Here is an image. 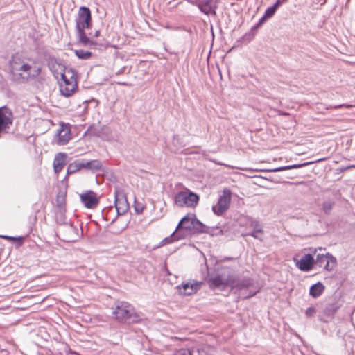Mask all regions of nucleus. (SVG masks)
I'll return each instance as SVG.
<instances>
[{
  "label": "nucleus",
  "mask_w": 355,
  "mask_h": 355,
  "mask_svg": "<svg viewBox=\"0 0 355 355\" xmlns=\"http://www.w3.org/2000/svg\"><path fill=\"white\" fill-rule=\"evenodd\" d=\"M92 13L88 7L81 6L76 19V31L77 42L79 44L96 49L98 43L87 36L85 29L92 28Z\"/></svg>",
  "instance_id": "1"
},
{
  "label": "nucleus",
  "mask_w": 355,
  "mask_h": 355,
  "mask_svg": "<svg viewBox=\"0 0 355 355\" xmlns=\"http://www.w3.org/2000/svg\"><path fill=\"white\" fill-rule=\"evenodd\" d=\"M114 317L119 321L127 323H137L141 320L140 315L134 307L125 302H119L112 312Z\"/></svg>",
  "instance_id": "2"
},
{
  "label": "nucleus",
  "mask_w": 355,
  "mask_h": 355,
  "mask_svg": "<svg viewBox=\"0 0 355 355\" xmlns=\"http://www.w3.org/2000/svg\"><path fill=\"white\" fill-rule=\"evenodd\" d=\"M62 83L60 84V90L62 95L65 97L71 96L77 89L76 79L73 76L71 69L67 70L64 73H60Z\"/></svg>",
  "instance_id": "3"
},
{
  "label": "nucleus",
  "mask_w": 355,
  "mask_h": 355,
  "mask_svg": "<svg viewBox=\"0 0 355 355\" xmlns=\"http://www.w3.org/2000/svg\"><path fill=\"white\" fill-rule=\"evenodd\" d=\"M199 201V196L189 190L178 192L175 196V203L179 207H195Z\"/></svg>",
  "instance_id": "4"
},
{
  "label": "nucleus",
  "mask_w": 355,
  "mask_h": 355,
  "mask_svg": "<svg viewBox=\"0 0 355 355\" xmlns=\"http://www.w3.org/2000/svg\"><path fill=\"white\" fill-rule=\"evenodd\" d=\"M231 200V191L230 189H225L218 200L216 205L213 206L214 213L218 216L222 215L229 208Z\"/></svg>",
  "instance_id": "5"
},
{
  "label": "nucleus",
  "mask_w": 355,
  "mask_h": 355,
  "mask_svg": "<svg viewBox=\"0 0 355 355\" xmlns=\"http://www.w3.org/2000/svg\"><path fill=\"white\" fill-rule=\"evenodd\" d=\"M114 194V206L117 211V215L120 216L125 214L129 209V204L126 195L123 191L119 190V189H115Z\"/></svg>",
  "instance_id": "6"
},
{
  "label": "nucleus",
  "mask_w": 355,
  "mask_h": 355,
  "mask_svg": "<svg viewBox=\"0 0 355 355\" xmlns=\"http://www.w3.org/2000/svg\"><path fill=\"white\" fill-rule=\"evenodd\" d=\"M234 283V278L230 274H218L208 279L211 288H224Z\"/></svg>",
  "instance_id": "7"
},
{
  "label": "nucleus",
  "mask_w": 355,
  "mask_h": 355,
  "mask_svg": "<svg viewBox=\"0 0 355 355\" xmlns=\"http://www.w3.org/2000/svg\"><path fill=\"white\" fill-rule=\"evenodd\" d=\"M314 264L323 267L328 271H331L336 265V259L329 253L318 254L316 256Z\"/></svg>",
  "instance_id": "8"
},
{
  "label": "nucleus",
  "mask_w": 355,
  "mask_h": 355,
  "mask_svg": "<svg viewBox=\"0 0 355 355\" xmlns=\"http://www.w3.org/2000/svg\"><path fill=\"white\" fill-rule=\"evenodd\" d=\"M77 229L70 223L60 225L58 229V232L61 239L66 242L74 241V234Z\"/></svg>",
  "instance_id": "9"
},
{
  "label": "nucleus",
  "mask_w": 355,
  "mask_h": 355,
  "mask_svg": "<svg viewBox=\"0 0 355 355\" xmlns=\"http://www.w3.org/2000/svg\"><path fill=\"white\" fill-rule=\"evenodd\" d=\"M12 124V112L7 106L0 107V132Z\"/></svg>",
  "instance_id": "10"
},
{
  "label": "nucleus",
  "mask_w": 355,
  "mask_h": 355,
  "mask_svg": "<svg viewBox=\"0 0 355 355\" xmlns=\"http://www.w3.org/2000/svg\"><path fill=\"white\" fill-rule=\"evenodd\" d=\"M81 202L88 209H94L98 205L99 200L96 193L93 191H87L80 196Z\"/></svg>",
  "instance_id": "11"
},
{
  "label": "nucleus",
  "mask_w": 355,
  "mask_h": 355,
  "mask_svg": "<svg viewBox=\"0 0 355 355\" xmlns=\"http://www.w3.org/2000/svg\"><path fill=\"white\" fill-rule=\"evenodd\" d=\"M196 220V216L195 214H187L180 220L178 226L176 227L175 231H177V232H180V231L182 230L189 231L193 230Z\"/></svg>",
  "instance_id": "12"
},
{
  "label": "nucleus",
  "mask_w": 355,
  "mask_h": 355,
  "mask_svg": "<svg viewBox=\"0 0 355 355\" xmlns=\"http://www.w3.org/2000/svg\"><path fill=\"white\" fill-rule=\"evenodd\" d=\"M315 259L311 254H306L296 262V266L302 271L307 272L312 269Z\"/></svg>",
  "instance_id": "13"
},
{
  "label": "nucleus",
  "mask_w": 355,
  "mask_h": 355,
  "mask_svg": "<svg viewBox=\"0 0 355 355\" xmlns=\"http://www.w3.org/2000/svg\"><path fill=\"white\" fill-rule=\"evenodd\" d=\"M217 7V4L214 2V0H202L198 8L206 15L216 16Z\"/></svg>",
  "instance_id": "14"
},
{
  "label": "nucleus",
  "mask_w": 355,
  "mask_h": 355,
  "mask_svg": "<svg viewBox=\"0 0 355 355\" xmlns=\"http://www.w3.org/2000/svg\"><path fill=\"white\" fill-rule=\"evenodd\" d=\"M201 285L202 282L194 281L193 282L184 283L181 286H178V288L182 294L184 295H190L199 290Z\"/></svg>",
  "instance_id": "15"
},
{
  "label": "nucleus",
  "mask_w": 355,
  "mask_h": 355,
  "mask_svg": "<svg viewBox=\"0 0 355 355\" xmlns=\"http://www.w3.org/2000/svg\"><path fill=\"white\" fill-rule=\"evenodd\" d=\"M267 19L268 18L265 17V15H263V16L259 19V22L251 28L250 31L243 36L242 40L246 43L250 42L255 36L257 29L264 24Z\"/></svg>",
  "instance_id": "16"
},
{
  "label": "nucleus",
  "mask_w": 355,
  "mask_h": 355,
  "mask_svg": "<svg viewBox=\"0 0 355 355\" xmlns=\"http://www.w3.org/2000/svg\"><path fill=\"white\" fill-rule=\"evenodd\" d=\"M67 155L64 153H58L55 155L53 160V168L55 173H60L66 164Z\"/></svg>",
  "instance_id": "17"
},
{
  "label": "nucleus",
  "mask_w": 355,
  "mask_h": 355,
  "mask_svg": "<svg viewBox=\"0 0 355 355\" xmlns=\"http://www.w3.org/2000/svg\"><path fill=\"white\" fill-rule=\"evenodd\" d=\"M31 67L28 64L24 63L19 66V64L17 62H15L11 64V71L12 73L19 74L20 76H22L21 72H26L27 73V76L26 77V78H28L30 76L28 72L31 70Z\"/></svg>",
  "instance_id": "18"
},
{
  "label": "nucleus",
  "mask_w": 355,
  "mask_h": 355,
  "mask_svg": "<svg viewBox=\"0 0 355 355\" xmlns=\"http://www.w3.org/2000/svg\"><path fill=\"white\" fill-rule=\"evenodd\" d=\"M193 230H194V232L197 233H206L213 236V231L214 230V227H209L204 225L196 218L194 223V227L193 228Z\"/></svg>",
  "instance_id": "19"
},
{
  "label": "nucleus",
  "mask_w": 355,
  "mask_h": 355,
  "mask_svg": "<svg viewBox=\"0 0 355 355\" xmlns=\"http://www.w3.org/2000/svg\"><path fill=\"white\" fill-rule=\"evenodd\" d=\"M58 144L59 145H64L71 139L70 130L67 128H61L58 133Z\"/></svg>",
  "instance_id": "20"
},
{
  "label": "nucleus",
  "mask_w": 355,
  "mask_h": 355,
  "mask_svg": "<svg viewBox=\"0 0 355 355\" xmlns=\"http://www.w3.org/2000/svg\"><path fill=\"white\" fill-rule=\"evenodd\" d=\"M324 286L321 282H317L310 287L309 294L314 298L318 297L324 291Z\"/></svg>",
  "instance_id": "21"
},
{
  "label": "nucleus",
  "mask_w": 355,
  "mask_h": 355,
  "mask_svg": "<svg viewBox=\"0 0 355 355\" xmlns=\"http://www.w3.org/2000/svg\"><path fill=\"white\" fill-rule=\"evenodd\" d=\"M250 227H253L254 230L252 233L248 234V235H250L257 239H259L260 241H263L262 238L259 237L258 236V233H262L263 230L261 227V225L259 222L257 220L252 219L250 221Z\"/></svg>",
  "instance_id": "22"
},
{
  "label": "nucleus",
  "mask_w": 355,
  "mask_h": 355,
  "mask_svg": "<svg viewBox=\"0 0 355 355\" xmlns=\"http://www.w3.org/2000/svg\"><path fill=\"white\" fill-rule=\"evenodd\" d=\"M312 163H313V162H304V163L299 164H293V165L281 166V167L275 168L273 169H269V170H268V171L278 172V171H282L290 170V169H293V168H300L308 166Z\"/></svg>",
  "instance_id": "23"
},
{
  "label": "nucleus",
  "mask_w": 355,
  "mask_h": 355,
  "mask_svg": "<svg viewBox=\"0 0 355 355\" xmlns=\"http://www.w3.org/2000/svg\"><path fill=\"white\" fill-rule=\"evenodd\" d=\"M85 166L87 170L91 171L92 172L98 171L102 167L101 162L97 159L86 161Z\"/></svg>",
  "instance_id": "24"
},
{
  "label": "nucleus",
  "mask_w": 355,
  "mask_h": 355,
  "mask_svg": "<svg viewBox=\"0 0 355 355\" xmlns=\"http://www.w3.org/2000/svg\"><path fill=\"white\" fill-rule=\"evenodd\" d=\"M55 220L60 225L67 223L66 221L65 209H55Z\"/></svg>",
  "instance_id": "25"
},
{
  "label": "nucleus",
  "mask_w": 355,
  "mask_h": 355,
  "mask_svg": "<svg viewBox=\"0 0 355 355\" xmlns=\"http://www.w3.org/2000/svg\"><path fill=\"white\" fill-rule=\"evenodd\" d=\"M75 55L81 60H88L92 57V52L83 49H76L74 51Z\"/></svg>",
  "instance_id": "26"
},
{
  "label": "nucleus",
  "mask_w": 355,
  "mask_h": 355,
  "mask_svg": "<svg viewBox=\"0 0 355 355\" xmlns=\"http://www.w3.org/2000/svg\"><path fill=\"white\" fill-rule=\"evenodd\" d=\"M339 309V305L337 303H331L327 304L324 313L327 315H334Z\"/></svg>",
  "instance_id": "27"
},
{
  "label": "nucleus",
  "mask_w": 355,
  "mask_h": 355,
  "mask_svg": "<svg viewBox=\"0 0 355 355\" xmlns=\"http://www.w3.org/2000/svg\"><path fill=\"white\" fill-rule=\"evenodd\" d=\"M0 237L6 240H8V241H15L16 244L18 247L22 245V244L24 243V240L23 236L15 237V236L2 235V236H0Z\"/></svg>",
  "instance_id": "28"
},
{
  "label": "nucleus",
  "mask_w": 355,
  "mask_h": 355,
  "mask_svg": "<svg viewBox=\"0 0 355 355\" xmlns=\"http://www.w3.org/2000/svg\"><path fill=\"white\" fill-rule=\"evenodd\" d=\"M56 209H65V198L63 195L58 194L55 199Z\"/></svg>",
  "instance_id": "29"
},
{
  "label": "nucleus",
  "mask_w": 355,
  "mask_h": 355,
  "mask_svg": "<svg viewBox=\"0 0 355 355\" xmlns=\"http://www.w3.org/2000/svg\"><path fill=\"white\" fill-rule=\"evenodd\" d=\"M179 234H180V232H177V231L175 230V232H173V233L170 236L165 238L162 241V245L166 244V243H170L173 241L175 240L176 238L178 239H181L182 236H179Z\"/></svg>",
  "instance_id": "30"
},
{
  "label": "nucleus",
  "mask_w": 355,
  "mask_h": 355,
  "mask_svg": "<svg viewBox=\"0 0 355 355\" xmlns=\"http://www.w3.org/2000/svg\"><path fill=\"white\" fill-rule=\"evenodd\" d=\"M335 202L332 200H327L323 202L322 209L325 214H329Z\"/></svg>",
  "instance_id": "31"
},
{
  "label": "nucleus",
  "mask_w": 355,
  "mask_h": 355,
  "mask_svg": "<svg viewBox=\"0 0 355 355\" xmlns=\"http://www.w3.org/2000/svg\"><path fill=\"white\" fill-rule=\"evenodd\" d=\"M78 171H80V170H79V168L78 166V163H77L76 160H75L74 162H73L72 163L69 164V166L67 167V175H71V174L76 173Z\"/></svg>",
  "instance_id": "32"
},
{
  "label": "nucleus",
  "mask_w": 355,
  "mask_h": 355,
  "mask_svg": "<svg viewBox=\"0 0 355 355\" xmlns=\"http://www.w3.org/2000/svg\"><path fill=\"white\" fill-rule=\"evenodd\" d=\"M145 208V206L139 202H137L136 200L134 202V209L137 214H140L143 212L144 209Z\"/></svg>",
  "instance_id": "33"
},
{
  "label": "nucleus",
  "mask_w": 355,
  "mask_h": 355,
  "mask_svg": "<svg viewBox=\"0 0 355 355\" xmlns=\"http://www.w3.org/2000/svg\"><path fill=\"white\" fill-rule=\"evenodd\" d=\"M315 313H316V309L313 306L309 307L305 311V315L308 318L313 317Z\"/></svg>",
  "instance_id": "34"
},
{
  "label": "nucleus",
  "mask_w": 355,
  "mask_h": 355,
  "mask_svg": "<svg viewBox=\"0 0 355 355\" xmlns=\"http://www.w3.org/2000/svg\"><path fill=\"white\" fill-rule=\"evenodd\" d=\"M275 12L276 10L272 6L268 8L264 13L265 17H272L275 15Z\"/></svg>",
  "instance_id": "35"
},
{
  "label": "nucleus",
  "mask_w": 355,
  "mask_h": 355,
  "mask_svg": "<svg viewBox=\"0 0 355 355\" xmlns=\"http://www.w3.org/2000/svg\"><path fill=\"white\" fill-rule=\"evenodd\" d=\"M49 66L52 71H54V68L55 67V66H58L60 68H62V66L58 64L56 60H52L51 62L49 63Z\"/></svg>",
  "instance_id": "36"
},
{
  "label": "nucleus",
  "mask_w": 355,
  "mask_h": 355,
  "mask_svg": "<svg viewBox=\"0 0 355 355\" xmlns=\"http://www.w3.org/2000/svg\"><path fill=\"white\" fill-rule=\"evenodd\" d=\"M76 162L78 163V166L79 170L83 169V168L86 169V166H85L86 160H85V159H77Z\"/></svg>",
  "instance_id": "37"
},
{
  "label": "nucleus",
  "mask_w": 355,
  "mask_h": 355,
  "mask_svg": "<svg viewBox=\"0 0 355 355\" xmlns=\"http://www.w3.org/2000/svg\"><path fill=\"white\" fill-rule=\"evenodd\" d=\"M186 1L188 3L199 8V5L200 4L202 0H186Z\"/></svg>",
  "instance_id": "38"
},
{
  "label": "nucleus",
  "mask_w": 355,
  "mask_h": 355,
  "mask_svg": "<svg viewBox=\"0 0 355 355\" xmlns=\"http://www.w3.org/2000/svg\"><path fill=\"white\" fill-rule=\"evenodd\" d=\"M285 1V0H277L273 6H272V8L277 11L278 8L282 5V3Z\"/></svg>",
  "instance_id": "39"
},
{
  "label": "nucleus",
  "mask_w": 355,
  "mask_h": 355,
  "mask_svg": "<svg viewBox=\"0 0 355 355\" xmlns=\"http://www.w3.org/2000/svg\"><path fill=\"white\" fill-rule=\"evenodd\" d=\"M87 36H88L89 37H91V38H92V40L94 41V40H93V39H94V37H99V36H100V31H99V30L96 31H95V33H94V35H92V33H89V34L87 35Z\"/></svg>",
  "instance_id": "40"
},
{
  "label": "nucleus",
  "mask_w": 355,
  "mask_h": 355,
  "mask_svg": "<svg viewBox=\"0 0 355 355\" xmlns=\"http://www.w3.org/2000/svg\"><path fill=\"white\" fill-rule=\"evenodd\" d=\"M214 230L213 231L214 235V234H217V232H215V233H214V232H215V231H216V230H218V231H219V232H220V234L222 233V230H219V228H218V227L214 228Z\"/></svg>",
  "instance_id": "41"
},
{
  "label": "nucleus",
  "mask_w": 355,
  "mask_h": 355,
  "mask_svg": "<svg viewBox=\"0 0 355 355\" xmlns=\"http://www.w3.org/2000/svg\"><path fill=\"white\" fill-rule=\"evenodd\" d=\"M40 73V69H37V73H36V75H38Z\"/></svg>",
  "instance_id": "42"
},
{
  "label": "nucleus",
  "mask_w": 355,
  "mask_h": 355,
  "mask_svg": "<svg viewBox=\"0 0 355 355\" xmlns=\"http://www.w3.org/2000/svg\"><path fill=\"white\" fill-rule=\"evenodd\" d=\"M180 355H186L185 352H184L181 353V354H180Z\"/></svg>",
  "instance_id": "43"
},
{
  "label": "nucleus",
  "mask_w": 355,
  "mask_h": 355,
  "mask_svg": "<svg viewBox=\"0 0 355 355\" xmlns=\"http://www.w3.org/2000/svg\"><path fill=\"white\" fill-rule=\"evenodd\" d=\"M312 252L315 253L316 252V249H315Z\"/></svg>",
  "instance_id": "44"
},
{
  "label": "nucleus",
  "mask_w": 355,
  "mask_h": 355,
  "mask_svg": "<svg viewBox=\"0 0 355 355\" xmlns=\"http://www.w3.org/2000/svg\"><path fill=\"white\" fill-rule=\"evenodd\" d=\"M75 355H80L78 353H74Z\"/></svg>",
  "instance_id": "45"
}]
</instances>
